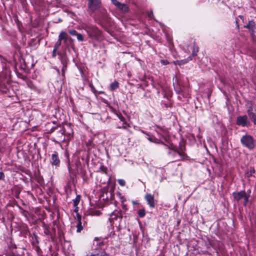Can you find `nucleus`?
I'll return each instance as SVG.
<instances>
[{
  "label": "nucleus",
  "mask_w": 256,
  "mask_h": 256,
  "mask_svg": "<svg viewBox=\"0 0 256 256\" xmlns=\"http://www.w3.org/2000/svg\"><path fill=\"white\" fill-rule=\"evenodd\" d=\"M242 144L250 150H252L254 147V142L252 136L250 135H244L240 140Z\"/></svg>",
  "instance_id": "obj_1"
},
{
  "label": "nucleus",
  "mask_w": 256,
  "mask_h": 256,
  "mask_svg": "<svg viewBox=\"0 0 256 256\" xmlns=\"http://www.w3.org/2000/svg\"><path fill=\"white\" fill-rule=\"evenodd\" d=\"M233 196L234 198L237 201H239L244 198V206L246 205L250 198V194H246L244 190L234 192Z\"/></svg>",
  "instance_id": "obj_2"
},
{
  "label": "nucleus",
  "mask_w": 256,
  "mask_h": 256,
  "mask_svg": "<svg viewBox=\"0 0 256 256\" xmlns=\"http://www.w3.org/2000/svg\"><path fill=\"white\" fill-rule=\"evenodd\" d=\"M112 4L118 10L123 13H127L129 12L130 8L128 4L120 2L118 0H110Z\"/></svg>",
  "instance_id": "obj_3"
},
{
  "label": "nucleus",
  "mask_w": 256,
  "mask_h": 256,
  "mask_svg": "<svg viewBox=\"0 0 256 256\" xmlns=\"http://www.w3.org/2000/svg\"><path fill=\"white\" fill-rule=\"evenodd\" d=\"M88 6L92 12H94L99 10L101 6L100 0H88Z\"/></svg>",
  "instance_id": "obj_4"
},
{
  "label": "nucleus",
  "mask_w": 256,
  "mask_h": 256,
  "mask_svg": "<svg viewBox=\"0 0 256 256\" xmlns=\"http://www.w3.org/2000/svg\"><path fill=\"white\" fill-rule=\"evenodd\" d=\"M104 244L103 240L99 238H95L92 246V250L93 251L99 250L101 249L102 246Z\"/></svg>",
  "instance_id": "obj_5"
},
{
  "label": "nucleus",
  "mask_w": 256,
  "mask_h": 256,
  "mask_svg": "<svg viewBox=\"0 0 256 256\" xmlns=\"http://www.w3.org/2000/svg\"><path fill=\"white\" fill-rule=\"evenodd\" d=\"M86 32L90 37H94L100 34L98 29L94 26H89L87 28Z\"/></svg>",
  "instance_id": "obj_6"
},
{
  "label": "nucleus",
  "mask_w": 256,
  "mask_h": 256,
  "mask_svg": "<svg viewBox=\"0 0 256 256\" xmlns=\"http://www.w3.org/2000/svg\"><path fill=\"white\" fill-rule=\"evenodd\" d=\"M144 198L150 208H154L155 206L156 202L154 195L146 194L145 195Z\"/></svg>",
  "instance_id": "obj_7"
},
{
  "label": "nucleus",
  "mask_w": 256,
  "mask_h": 256,
  "mask_svg": "<svg viewBox=\"0 0 256 256\" xmlns=\"http://www.w3.org/2000/svg\"><path fill=\"white\" fill-rule=\"evenodd\" d=\"M249 118L256 124V110H254L252 106H250L247 110Z\"/></svg>",
  "instance_id": "obj_8"
},
{
  "label": "nucleus",
  "mask_w": 256,
  "mask_h": 256,
  "mask_svg": "<svg viewBox=\"0 0 256 256\" xmlns=\"http://www.w3.org/2000/svg\"><path fill=\"white\" fill-rule=\"evenodd\" d=\"M248 116L246 115L238 116L236 119V124L238 126H247Z\"/></svg>",
  "instance_id": "obj_9"
},
{
  "label": "nucleus",
  "mask_w": 256,
  "mask_h": 256,
  "mask_svg": "<svg viewBox=\"0 0 256 256\" xmlns=\"http://www.w3.org/2000/svg\"><path fill=\"white\" fill-rule=\"evenodd\" d=\"M58 38L61 42L63 40L64 42L66 44L68 40V36L66 32L62 31L58 35Z\"/></svg>",
  "instance_id": "obj_10"
},
{
  "label": "nucleus",
  "mask_w": 256,
  "mask_h": 256,
  "mask_svg": "<svg viewBox=\"0 0 256 256\" xmlns=\"http://www.w3.org/2000/svg\"><path fill=\"white\" fill-rule=\"evenodd\" d=\"M51 162L53 165L58 166L60 164V160L56 152L52 155Z\"/></svg>",
  "instance_id": "obj_11"
},
{
  "label": "nucleus",
  "mask_w": 256,
  "mask_h": 256,
  "mask_svg": "<svg viewBox=\"0 0 256 256\" xmlns=\"http://www.w3.org/2000/svg\"><path fill=\"white\" fill-rule=\"evenodd\" d=\"M244 27L252 31H254V29L255 28V23L254 20L249 21L247 25L244 26Z\"/></svg>",
  "instance_id": "obj_12"
},
{
  "label": "nucleus",
  "mask_w": 256,
  "mask_h": 256,
  "mask_svg": "<svg viewBox=\"0 0 256 256\" xmlns=\"http://www.w3.org/2000/svg\"><path fill=\"white\" fill-rule=\"evenodd\" d=\"M191 60H192V58L190 57H188L186 59L174 61V63L175 64L182 65V64H184L188 62Z\"/></svg>",
  "instance_id": "obj_13"
},
{
  "label": "nucleus",
  "mask_w": 256,
  "mask_h": 256,
  "mask_svg": "<svg viewBox=\"0 0 256 256\" xmlns=\"http://www.w3.org/2000/svg\"><path fill=\"white\" fill-rule=\"evenodd\" d=\"M80 200V195L77 196L74 199L72 200L73 205L74 208H76V206L78 204Z\"/></svg>",
  "instance_id": "obj_14"
},
{
  "label": "nucleus",
  "mask_w": 256,
  "mask_h": 256,
  "mask_svg": "<svg viewBox=\"0 0 256 256\" xmlns=\"http://www.w3.org/2000/svg\"><path fill=\"white\" fill-rule=\"evenodd\" d=\"M119 84L118 82L114 81L112 82L110 85V88L111 90H114L118 87Z\"/></svg>",
  "instance_id": "obj_15"
},
{
  "label": "nucleus",
  "mask_w": 256,
  "mask_h": 256,
  "mask_svg": "<svg viewBox=\"0 0 256 256\" xmlns=\"http://www.w3.org/2000/svg\"><path fill=\"white\" fill-rule=\"evenodd\" d=\"M255 173V170L254 167H250L248 169L246 174L248 176H250Z\"/></svg>",
  "instance_id": "obj_16"
},
{
  "label": "nucleus",
  "mask_w": 256,
  "mask_h": 256,
  "mask_svg": "<svg viewBox=\"0 0 256 256\" xmlns=\"http://www.w3.org/2000/svg\"><path fill=\"white\" fill-rule=\"evenodd\" d=\"M76 226L77 228L76 232H80L83 229V226H82V224L81 221L78 222V223Z\"/></svg>",
  "instance_id": "obj_17"
},
{
  "label": "nucleus",
  "mask_w": 256,
  "mask_h": 256,
  "mask_svg": "<svg viewBox=\"0 0 256 256\" xmlns=\"http://www.w3.org/2000/svg\"><path fill=\"white\" fill-rule=\"evenodd\" d=\"M138 215L140 217L142 218L144 217L146 214V212L144 209H140L138 212Z\"/></svg>",
  "instance_id": "obj_18"
},
{
  "label": "nucleus",
  "mask_w": 256,
  "mask_h": 256,
  "mask_svg": "<svg viewBox=\"0 0 256 256\" xmlns=\"http://www.w3.org/2000/svg\"><path fill=\"white\" fill-rule=\"evenodd\" d=\"M61 44H62V42L58 38V40L57 42L54 44V48H55V49H58L59 48V47L61 46Z\"/></svg>",
  "instance_id": "obj_19"
},
{
  "label": "nucleus",
  "mask_w": 256,
  "mask_h": 256,
  "mask_svg": "<svg viewBox=\"0 0 256 256\" xmlns=\"http://www.w3.org/2000/svg\"><path fill=\"white\" fill-rule=\"evenodd\" d=\"M76 36L78 41L82 42L84 40V36L82 34L78 33Z\"/></svg>",
  "instance_id": "obj_20"
},
{
  "label": "nucleus",
  "mask_w": 256,
  "mask_h": 256,
  "mask_svg": "<svg viewBox=\"0 0 256 256\" xmlns=\"http://www.w3.org/2000/svg\"><path fill=\"white\" fill-rule=\"evenodd\" d=\"M118 184L120 185L121 186H124L126 184L125 180L122 179L118 180Z\"/></svg>",
  "instance_id": "obj_21"
},
{
  "label": "nucleus",
  "mask_w": 256,
  "mask_h": 256,
  "mask_svg": "<svg viewBox=\"0 0 256 256\" xmlns=\"http://www.w3.org/2000/svg\"><path fill=\"white\" fill-rule=\"evenodd\" d=\"M68 32L72 36H76L78 34L77 32L74 30H68Z\"/></svg>",
  "instance_id": "obj_22"
},
{
  "label": "nucleus",
  "mask_w": 256,
  "mask_h": 256,
  "mask_svg": "<svg viewBox=\"0 0 256 256\" xmlns=\"http://www.w3.org/2000/svg\"><path fill=\"white\" fill-rule=\"evenodd\" d=\"M91 90L94 92H96V90H95V88L94 86L92 84V82H90L88 84Z\"/></svg>",
  "instance_id": "obj_23"
},
{
  "label": "nucleus",
  "mask_w": 256,
  "mask_h": 256,
  "mask_svg": "<svg viewBox=\"0 0 256 256\" xmlns=\"http://www.w3.org/2000/svg\"><path fill=\"white\" fill-rule=\"evenodd\" d=\"M62 64H63V68H62V71H64V70L66 69V60H62Z\"/></svg>",
  "instance_id": "obj_24"
},
{
  "label": "nucleus",
  "mask_w": 256,
  "mask_h": 256,
  "mask_svg": "<svg viewBox=\"0 0 256 256\" xmlns=\"http://www.w3.org/2000/svg\"><path fill=\"white\" fill-rule=\"evenodd\" d=\"M160 63L162 65H166V64H170L169 62L166 60H160Z\"/></svg>",
  "instance_id": "obj_25"
},
{
  "label": "nucleus",
  "mask_w": 256,
  "mask_h": 256,
  "mask_svg": "<svg viewBox=\"0 0 256 256\" xmlns=\"http://www.w3.org/2000/svg\"><path fill=\"white\" fill-rule=\"evenodd\" d=\"M198 50V48L197 46H194V50H193V54H196V52Z\"/></svg>",
  "instance_id": "obj_26"
},
{
  "label": "nucleus",
  "mask_w": 256,
  "mask_h": 256,
  "mask_svg": "<svg viewBox=\"0 0 256 256\" xmlns=\"http://www.w3.org/2000/svg\"><path fill=\"white\" fill-rule=\"evenodd\" d=\"M128 126V124H127L126 123H123L122 124V126H118V128H126Z\"/></svg>",
  "instance_id": "obj_27"
},
{
  "label": "nucleus",
  "mask_w": 256,
  "mask_h": 256,
  "mask_svg": "<svg viewBox=\"0 0 256 256\" xmlns=\"http://www.w3.org/2000/svg\"><path fill=\"white\" fill-rule=\"evenodd\" d=\"M58 49H55V48H54V50H52V57L55 58L56 56V52Z\"/></svg>",
  "instance_id": "obj_28"
},
{
  "label": "nucleus",
  "mask_w": 256,
  "mask_h": 256,
  "mask_svg": "<svg viewBox=\"0 0 256 256\" xmlns=\"http://www.w3.org/2000/svg\"><path fill=\"white\" fill-rule=\"evenodd\" d=\"M76 216V217L78 218V222L81 221V218H82L81 216L78 213H77Z\"/></svg>",
  "instance_id": "obj_29"
},
{
  "label": "nucleus",
  "mask_w": 256,
  "mask_h": 256,
  "mask_svg": "<svg viewBox=\"0 0 256 256\" xmlns=\"http://www.w3.org/2000/svg\"><path fill=\"white\" fill-rule=\"evenodd\" d=\"M100 256H110L109 254L106 253L105 252H102Z\"/></svg>",
  "instance_id": "obj_30"
},
{
  "label": "nucleus",
  "mask_w": 256,
  "mask_h": 256,
  "mask_svg": "<svg viewBox=\"0 0 256 256\" xmlns=\"http://www.w3.org/2000/svg\"><path fill=\"white\" fill-rule=\"evenodd\" d=\"M89 256H98V254H91Z\"/></svg>",
  "instance_id": "obj_31"
},
{
  "label": "nucleus",
  "mask_w": 256,
  "mask_h": 256,
  "mask_svg": "<svg viewBox=\"0 0 256 256\" xmlns=\"http://www.w3.org/2000/svg\"><path fill=\"white\" fill-rule=\"evenodd\" d=\"M78 211V206H76V208H75L74 212H77Z\"/></svg>",
  "instance_id": "obj_32"
},
{
  "label": "nucleus",
  "mask_w": 256,
  "mask_h": 256,
  "mask_svg": "<svg viewBox=\"0 0 256 256\" xmlns=\"http://www.w3.org/2000/svg\"><path fill=\"white\" fill-rule=\"evenodd\" d=\"M238 20L236 19V24L238 28H239V26H238Z\"/></svg>",
  "instance_id": "obj_33"
},
{
  "label": "nucleus",
  "mask_w": 256,
  "mask_h": 256,
  "mask_svg": "<svg viewBox=\"0 0 256 256\" xmlns=\"http://www.w3.org/2000/svg\"><path fill=\"white\" fill-rule=\"evenodd\" d=\"M151 14H152V11H151V12H150V14H148V16H149L150 17H151Z\"/></svg>",
  "instance_id": "obj_34"
},
{
  "label": "nucleus",
  "mask_w": 256,
  "mask_h": 256,
  "mask_svg": "<svg viewBox=\"0 0 256 256\" xmlns=\"http://www.w3.org/2000/svg\"><path fill=\"white\" fill-rule=\"evenodd\" d=\"M64 133H65V130H62V134H64Z\"/></svg>",
  "instance_id": "obj_35"
},
{
  "label": "nucleus",
  "mask_w": 256,
  "mask_h": 256,
  "mask_svg": "<svg viewBox=\"0 0 256 256\" xmlns=\"http://www.w3.org/2000/svg\"><path fill=\"white\" fill-rule=\"evenodd\" d=\"M246 194H250V190H248L247 192H246Z\"/></svg>",
  "instance_id": "obj_36"
}]
</instances>
